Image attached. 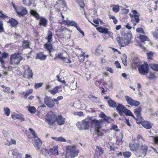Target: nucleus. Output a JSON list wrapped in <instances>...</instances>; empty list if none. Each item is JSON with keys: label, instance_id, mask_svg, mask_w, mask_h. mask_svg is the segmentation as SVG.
<instances>
[{"label": "nucleus", "instance_id": "obj_28", "mask_svg": "<svg viewBox=\"0 0 158 158\" xmlns=\"http://www.w3.org/2000/svg\"><path fill=\"white\" fill-rule=\"evenodd\" d=\"M47 20L44 18L41 17L39 22V24L40 26H43L45 27L47 25Z\"/></svg>", "mask_w": 158, "mask_h": 158}, {"label": "nucleus", "instance_id": "obj_64", "mask_svg": "<svg viewBox=\"0 0 158 158\" xmlns=\"http://www.w3.org/2000/svg\"><path fill=\"white\" fill-rule=\"evenodd\" d=\"M151 137H152L154 139V142L156 144L158 143V137H154L152 136Z\"/></svg>", "mask_w": 158, "mask_h": 158}, {"label": "nucleus", "instance_id": "obj_31", "mask_svg": "<svg viewBox=\"0 0 158 158\" xmlns=\"http://www.w3.org/2000/svg\"><path fill=\"white\" fill-rule=\"evenodd\" d=\"M97 29L100 33H106L107 31V29L105 27H100L97 28Z\"/></svg>", "mask_w": 158, "mask_h": 158}, {"label": "nucleus", "instance_id": "obj_61", "mask_svg": "<svg viewBox=\"0 0 158 158\" xmlns=\"http://www.w3.org/2000/svg\"><path fill=\"white\" fill-rule=\"evenodd\" d=\"M75 27L77 28V30L80 32V33L83 35V36H85L84 32L81 30L80 28L78 27L77 26V27Z\"/></svg>", "mask_w": 158, "mask_h": 158}, {"label": "nucleus", "instance_id": "obj_4", "mask_svg": "<svg viewBox=\"0 0 158 158\" xmlns=\"http://www.w3.org/2000/svg\"><path fill=\"white\" fill-rule=\"evenodd\" d=\"M135 65L138 67L139 73L142 75H146L148 73V65L147 63H144L143 64L139 65L138 63L136 62Z\"/></svg>", "mask_w": 158, "mask_h": 158}, {"label": "nucleus", "instance_id": "obj_51", "mask_svg": "<svg viewBox=\"0 0 158 158\" xmlns=\"http://www.w3.org/2000/svg\"><path fill=\"white\" fill-rule=\"evenodd\" d=\"M73 114L74 115H77L79 116H82L84 115L83 113L81 111L74 112H73Z\"/></svg>", "mask_w": 158, "mask_h": 158}, {"label": "nucleus", "instance_id": "obj_19", "mask_svg": "<svg viewBox=\"0 0 158 158\" xmlns=\"http://www.w3.org/2000/svg\"><path fill=\"white\" fill-rule=\"evenodd\" d=\"M148 148V147L146 145L142 144L140 146V149L143 153V156H145L146 155Z\"/></svg>", "mask_w": 158, "mask_h": 158}, {"label": "nucleus", "instance_id": "obj_45", "mask_svg": "<svg viewBox=\"0 0 158 158\" xmlns=\"http://www.w3.org/2000/svg\"><path fill=\"white\" fill-rule=\"evenodd\" d=\"M16 143V140L15 139H11L10 141L9 142L6 143L5 144L9 146L13 144H15Z\"/></svg>", "mask_w": 158, "mask_h": 158}, {"label": "nucleus", "instance_id": "obj_36", "mask_svg": "<svg viewBox=\"0 0 158 158\" xmlns=\"http://www.w3.org/2000/svg\"><path fill=\"white\" fill-rule=\"evenodd\" d=\"M58 87H55L54 88L52 89L49 90L48 91L50 92L53 95H55L58 92Z\"/></svg>", "mask_w": 158, "mask_h": 158}, {"label": "nucleus", "instance_id": "obj_39", "mask_svg": "<svg viewBox=\"0 0 158 158\" xmlns=\"http://www.w3.org/2000/svg\"><path fill=\"white\" fill-rule=\"evenodd\" d=\"M125 98L127 103L129 105H130L133 99L128 96H125Z\"/></svg>", "mask_w": 158, "mask_h": 158}, {"label": "nucleus", "instance_id": "obj_14", "mask_svg": "<svg viewBox=\"0 0 158 158\" xmlns=\"http://www.w3.org/2000/svg\"><path fill=\"white\" fill-rule=\"evenodd\" d=\"M56 120L59 125L61 126L64 124L65 118L63 117L61 115H59L56 117Z\"/></svg>", "mask_w": 158, "mask_h": 158}, {"label": "nucleus", "instance_id": "obj_56", "mask_svg": "<svg viewBox=\"0 0 158 158\" xmlns=\"http://www.w3.org/2000/svg\"><path fill=\"white\" fill-rule=\"evenodd\" d=\"M123 57H124L123 59L124 60V61L123 60H122L123 63V64H124V65L125 66H127V60H126V59H127V56L125 54H124V55H123Z\"/></svg>", "mask_w": 158, "mask_h": 158}, {"label": "nucleus", "instance_id": "obj_24", "mask_svg": "<svg viewBox=\"0 0 158 158\" xmlns=\"http://www.w3.org/2000/svg\"><path fill=\"white\" fill-rule=\"evenodd\" d=\"M99 116L104 119V120L109 123H110L112 121V119L110 117H108L103 113H102L99 114Z\"/></svg>", "mask_w": 158, "mask_h": 158}, {"label": "nucleus", "instance_id": "obj_7", "mask_svg": "<svg viewBox=\"0 0 158 158\" xmlns=\"http://www.w3.org/2000/svg\"><path fill=\"white\" fill-rule=\"evenodd\" d=\"M89 121L84 120L81 123H77V125L80 130H86L89 127Z\"/></svg>", "mask_w": 158, "mask_h": 158}, {"label": "nucleus", "instance_id": "obj_34", "mask_svg": "<svg viewBox=\"0 0 158 158\" xmlns=\"http://www.w3.org/2000/svg\"><path fill=\"white\" fill-rule=\"evenodd\" d=\"M139 38L141 41L143 42L148 40V38L146 35H140L139 36Z\"/></svg>", "mask_w": 158, "mask_h": 158}, {"label": "nucleus", "instance_id": "obj_20", "mask_svg": "<svg viewBox=\"0 0 158 158\" xmlns=\"http://www.w3.org/2000/svg\"><path fill=\"white\" fill-rule=\"evenodd\" d=\"M12 118L14 119H19L22 121H24L25 120L24 118L23 115L21 114H15L12 115Z\"/></svg>", "mask_w": 158, "mask_h": 158}, {"label": "nucleus", "instance_id": "obj_38", "mask_svg": "<svg viewBox=\"0 0 158 158\" xmlns=\"http://www.w3.org/2000/svg\"><path fill=\"white\" fill-rule=\"evenodd\" d=\"M150 67L154 70L158 71V64H150Z\"/></svg>", "mask_w": 158, "mask_h": 158}, {"label": "nucleus", "instance_id": "obj_17", "mask_svg": "<svg viewBox=\"0 0 158 158\" xmlns=\"http://www.w3.org/2000/svg\"><path fill=\"white\" fill-rule=\"evenodd\" d=\"M16 11L19 15L23 16L27 13V11L26 8L22 7L19 10H16Z\"/></svg>", "mask_w": 158, "mask_h": 158}, {"label": "nucleus", "instance_id": "obj_32", "mask_svg": "<svg viewBox=\"0 0 158 158\" xmlns=\"http://www.w3.org/2000/svg\"><path fill=\"white\" fill-rule=\"evenodd\" d=\"M29 42L28 40H23L22 48L23 49H25L29 48Z\"/></svg>", "mask_w": 158, "mask_h": 158}, {"label": "nucleus", "instance_id": "obj_57", "mask_svg": "<svg viewBox=\"0 0 158 158\" xmlns=\"http://www.w3.org/2000/svg\"><path fill=\"white\" fill-rule=\"evenodd\" d=\"M43 85V83L41 82L37 83H35L34 85L36 89L42 86Z\"/></svg>", "mask_w": 158, "mask_h": 158}, {"label": "nucleus", "instance_id": "obj_13", "mask_svg": "<svg viewBox=\"0 0 158 158\" xmlns=\"http://www.w3.org/2000/svg\"><path fill=\"white\" fill-rule=\"evenodd\" d=\"M116 40L118 42L119 45L121 47H124L125 46L128 44L127 42L124 40L123 38L119 37H117L116 38Z\"/></svg>", "mask_w": 158, "mask_h": 158}, {"label": "nucleus", "instance_id": "obj_37", "mask_svg": "<svg viewBox=\"0 0 158 158\" xmlns=\"http://www.w3.org/2000/svg\"><path fill=\"white\" fill-rule=\"evenodd\" d=\"M135 154L137 157H141L142 155H143V153L140 149L136 151L135 152Z\"/></svg>", "mask_w": 158, "mask_h": 158}, {"label": "nucleus", "instance_id": "obj_1", "mask_svg": "<svg viewBox=\"0 0 158 158\" xmlns=\"http://www.w3.org/2000/svg\"><path fill=\"white\" fill-rule=\"evenodd\" d=\"M66 156L68 158H73L78 156L79 150L75 145H69L66 147Z\"/></svg>", "mask_w": 158, "mask_h": 158}, {"label": "nucleus", "instance_id": "obj_16", "mask_svg": "<svg viewBox=\"0 0 158 158\" xmlns=\"http://www.w3.org/2000/svg\"><path fill=\"white\" fill-rule=\"evenodd\" d=\"M123 37L129 44L130 43V41L132 39V35L131 34L129 33H125Z\"/></svg>", "mask_w": 158, "mask_h": 158}, {"label": "nucleus", "instance_id": "obj_46", "mask_svg": "<svg viewBox=\"0 0 158 158\" xmlns=\"http://www.w3.org/2000/svg\"><path fill=\"white\" fill-rule=\"evenodd\" d=\"M124 156L126 158H129L131 155V152H125L123 153Z\"/></svg>", "mask_w": 158, "mask_h": 158}, {"label": "nucleus", "instance_id": "obj_49", "mask_svg": "<svg viewBox=\"0 0 158 158\" xmlns=\"http://www.w3.org/2000/svg\"><path fill=\"white\" fill-rule=\"evenodd\" d=\"M62 61L66 63L70 64L71 63V61L69 58L67 57H64V59H63Z\"/></svg>", "mask_w": 158, "mask_h": 158}, {"label": "nucleus", "instance_id": "obj_27", "mask_svg": "<svg viewBox=\"0 0 158 158\" xmlns=\"http://www.w3.org/2000/svg\"><path fill=\"white\" fill-rule=\"evenodd\" d=\"M51 138L52 139L58 142H65L66 141V140L62 136L59 137H52Z\"/></svg>", "mask_w": 158, "mask_h": 158}, {"label": "nucleus", "instance_id": "obj_44", "mask_svg": "<svg viewBox=\"0 0 158 158\" xmlns=\"http://www.w3.org/2000/svg\"><path fill=\"white\" fill-rule=\"evenodd\" d=\"M32 0H23V3L26 5L30 6L32 3Z\"/></svg>", "mask_w": 158, "mask_h": 158}, {"label": "nucleus", "instance_id": "obj_55", "mask_svg": "<svg viewBox=\"0 0 158 158\" xmlns=\"http://www.w3.org/2000/svg\"><path fill=\"white\" fill-rule=\"evenodd\" d=\"M136 31L137 32L143 34H145L144 32L143 29L141 28H137L136 29Z\"/></svg>", "mask_w": 158, "mask_h": 158}, {"label": "nucleus", "instance_id": "obj_40", "mask_svg": "<svg viewBox=\"0 0 158 158\" xmlns=\"http://www.w3.org/2000/svg\"><path fill=\"white\" fill-rule=\"evenodd\" d=\"M28 110L29 112L32 114H34L36 112V109L34 106H29Z\"/></svg>", "mask_w": 158, "mask_h": 158}, {"label": "nucleus", "instance_id": "obj_15", "mask_svg": "<svg viewBox=\"0 0 158 158\" xmlns=\"http://www.w3.org/2000/svg\"><path fill=\"white\" fill-rule=\"evenodd\" d=\"M129 14L132 18L131 20L132 23L133 24L134 26L136 25L137 23H138L139 21V15H134L131 16V13H130Z\"/></svg>", "mask_w": 158, "mask_h": 158}, {"label": "nucleus", "instance_id": "obj_59", "mask_svg": "<svg viewBox=\"0 0 158 158\" xmlns=\"http://www.w3.org/2000/svg\"><path fill=\"white\" fill-rule=\"evenodd\" d=\"M115 64L116 67L117 68H121L120 64L118 61H116L115 62Z\"/></svg>", "mask_w": 158, "mask_h": 158}, {"label": "nucleus", "instance_id": "obj_42", "mask_svg": "<svg viewBox=\"0 0 158 158\" xmlns=\"http://www.w3.org/2000/svg\"><path fill=\"white\" fill-rule=\"evenodd\" d=\"M140 103L139 101L133 100L130 105L131 106H139L140 105Z\"/></svg>", "mask_w": 158, "mask_h": 158}, {"label": "nucleus", "instance_id": "obj_9", "mask_svg": "<svg viewBox=\"0 0 158 158\" xmlns=\"http://www.w3.org/2000/svg\"><path fill=\"white\" fill-rule=\"evenodd\" d=\"M24 69L25 70L24 77L27 78L32 77L33 74L32 70L30 69L29 66L27 65H25L24 66Z\"/></svg>", "mask_w": 158, "mask_h": 158}, {"label": "nucleus", "instance_id": "obj_48", "mask_svg": "<svg viewBox=\"0 0 158 158\" xmlns=\"http://www.w3.org/2000/svg\"><path fill=\"white\" fill-rule=\"evenodd\" d=\"M113 10L115 12H118L119 10V6L118 5H114L112 8Z\"/></svg>", "mask_w": 158, "mask_h": 158}, {"label": "nucleus", "instance_id": "obj_21", "mask_svg": "<svg viewBox=\"0 0 158 158\" xmlns=\"http://www.w3.org/2000/svg\"><path fill=\"white\" fill-rule=\"evenodd\" d=\"M103 153V150L101 147L97 146L95 150V154L97 156L102 155Z\"/></svg>", "mask_w": 158, "mask_h": 158}, {"label": "nucleus", "instance_id": "obj_47", "mask_svg": "<svg viewBox=\"0 0 158 158\" xmlns=\"http://www.w3.org/2000/svg\"><path fill=\"white\" fill-rule=\"evenodd\" d=\"M4 110L6 115L8 116L10 114V109L8 107H5L4 109Z\"/></svg>", "mask_w": 158, "mask_h": 158}, {"label": "nucleus", "instance_id": "obj_54", "mask_svg": "<svg viewBox=\"0 0 158 158\" xmlns=\"http://www.w3.org/2000/svg\"><path fill=\"white\" fill-rule=\"evenodd\" d=\"M4 31V28L3 27V24L2 21L0 20V33Z\"/></svg>", "mask_w": 158, "mask_h": 158}, {"label": "nucleus", "instance_id": "obj_11", "mask_svg": "<svg viewBox=\"0 0 158 158\" xmlns=\"http://www.w3.org/2000/svg\"><path fill=\"white\" fill-rule=\"evenodd\" d=\"M8 56L9 54L5 52L2 53L0 56V62L2 67L3 68H5V60L8 57Z\"/></svg>", "mask_w": 158, "mask_h": 158}, {"label": "nucleus", "instance_id": "obj_29", "mask_svg": "<svg viewBox=\"0 0 158 158\" xmlns=\"http://www.w3.org/2000/svg\"><path fill=\"white\" fill-rule=\"evenodd\" d=\"M46 56L44 55L42 53L40 52L37 54L36 58L39 59L40 60H44L46 59Z\"/></svg>", "mask_w": 158, "mask_h": 158}, {"label": "nucleus", "instance_id": "obj_53", "mask_svg": "<svg viewBox=\"0 0 158 158\" xmlns=\"http://www.w3.org/2000/svg\"><path fill=\"white\" fill-rule=\"evenodd\" d=\"M33 92V90L32 89H29L28 91L26 92L25 94L24 95V97L25 98H26L28 95L32 93Z\"/></svg>", "mask_w": 158, "mask_h": 158}, {"label": "nucleus", "instance_id": "obj_3", "mask_svg": "<svg viewBox=\"0 0 158 158\" xmlns=\"http://www.w3.org/2000/svg\"><path fill=\"white\" fill-rule=\"evenodd\" d=\"M102 120H96L94 119L91 122V123L93 126H94L96 129L95 130V133L98 135H101V133L98 129L102 127Z\"/></svg>", "mask_w": 158, "mask_h": 158}, {"label": "nucleus", "instance_id": "obj_35", "mask_svg": "<svg viewBox=\"0 0 158 158\" xmlns=\"http://www.w3.org/2000/svg\"><path fill=\"white\" fill-rule=\"evenodd\" d=\"M9 22L10 23L11 26L14 27L18 24V22L15 20L11 19H10Z\"/></svg>", "mask_w": 158, "mask_h": 158}, {"label": "nucleus", "instance_id": "obj_33", "mask_svg": "<svg viewBox=\"0 0 158 158\" xmlns=\"http://www.w3.org/2000/svg\"><path fill=\"white\" fill-rule=\"evenodd\" d=\"M30 13L31 14L35 17L37 19H39L40 18L39 15L35 10H31L30 11Z\"/></svg>", "mask_w": 158, "mask_h": 158}, {"label": "nucleus", "instance_id": "obj_10", "mask_svg": "<svg viewBox=\"0 0 158 158\" xmlns=\"http://www.w3.org/2000/svg\"><path fill=\"white\" fill-rule=\"evenodd\" d=\"M142 111V108L139 106L138 108L134 110V112L136 116V118L135 119L139 121V123H141L143 120L142 117L141 116V113Z\"/></svg>", "mask_w": 158, "mask_h": 158}, {"label": "nucleus", "instance_id": "obj_22", "mask_svg": "<svg viewBox=\"0 0 158 158\" xmlns=\"http://www.w3.org/2000/svg\"><path fill=\"white\" fill-rule=\"evenodd\" d=\"M48 153L50 154L57 155L58 154L57 147H55L51 148L48 151Z\"/></svg>", "mask_w": 158, "mask_h": 158}, {"label": "nucleus", "instance_id": "obj_62", "mask_svg": "<svg viewBox=\"0 0 158 158\" xmlns=\"http://www.w3.org/2000/svg\"><path fill=\"white\" fill-rule=\"evenodd\" d=\"M153 56V54L151 52H149V53H147V56L148 57V59H152V57Z\"/></svg>", "mask_w": 158, "mask_h": 158}, {"label": "nucleus", "instance_id": "obj_30", "mask_svg": "<svg viewBox=\"0 0 158 158\" xmlns=\"http://www.w3.org/2000/svg\"><path fill=\"white\" fill-rule=\"evenodd\" d=\"M107 102L109 106L111 107H116L117 106L116 103L110 98H109V100H107Z\"/></svg>", "mask_w": 158, "mask_h": 158}, {"label": "nucleus", "instance_id": "obj_25", "mask_svg": "<svg viewBox=\"0 0 158 158\" xmlns=\"http://www.w3.org/2000/svg\"><path fill=\"white\" fill-rule=\"evenodd\" d=\"M139 145V144L138 143H131L129 144V147L131 150L134 151L136 150L137 149Z\"/></svg>", "mask_w": 158, "mask_h": 158}, {"label": "nucleus", "instance_id": "obj_8", "mask_svg": "<svg viewBox=\"0 0 158 158\" xmlns=\"http://www.w3.org/2000/svg\"><path fill=\"white\" fill-rule=\"evenodd\" d=\"M54 98H51L46 96L44 98V103L49 107L52 108L55 105V103Z\"/></svg>", "mask_w": 158, "mask_h": 158}, {"label": "nucleus", "instance_id": "obj_5", "mask_svg": "<svg viewBox=\"0 0 158 158\" xmlns=\"http://www.w3.org/2000/svg\"><path fill=\"white\" fill-rule=\"evenodd\" d=\"M56 115L52 111L48 112L46 114L45 119L50 125H53L56 120Z\"/></svg>", "mask_w": 158, "mask_h": 158}, {"label": "nucleus", "instance_id": "obj_63", "mask_svg": "<svg viewBox=\"0 0 158 158\" xmlns=\"http://www.w3.org/2000/svg\"><path fill=\"white\" fill-rule=\"evenodd\" d=\"M10 89L9 87H7L6 89L3 90V91L4 92L10 93Z\"/></svg>", "mask_w": 158, "mask_h": 158}, {"label": "nucleus", "instance_id": "obj_12", "mask_svg": "<svg viewBox=\"0 0 158 158\" xmlns=\"http://www.w3.org/2000/svg\"><path fill=\"white\" fill-rule=\"evenodd\" d=\"M32 143L35 147H37L38 149L40 150L42 142L39 138L38 137L34 138L32 140Z\"/></svg>", "mask_w": 158, "mask_h": 158}, {"label": "nucleus", "instance_id": "obj_41", "mask_svg": "<svg viewBox=\"0 0 158 158\" xmlns=\"http://www.w3.org/2000/svg\"><path fill=\"white\" fill-rule=\"evenodd\" d=\"M11 151L12 152V154L14 156V158H22V155L19 154H18L17 153H14L13 150H11Z\"/></svg>", "mask_w": 158, "mask_h": 158}, {"label": "nucleus", "instance_id": "obj_60", "mask_svg": "<svg viewBox=\"0 0 158 158\" xmlns=\"http://www.w3.org/2000/svg\"><path fill=\"white\" fill-rule=\"evenodd\" d=\"M63 99V97L62 96H58L57 98L55 99L54 98V100L55 102H58V101L59 100H62Z\"/></svg>", "mask_w": 158, "mask_h": 158}, {"label": "nucleus", "instance_id": "obj_50", "mask_svg": "<svg viewBox=\"0 0 158 158\" xmlns=\"http://www.w3.org/2000/svg\"><path fill=\"white\" fill-rule=\"evenodd\" d=\"M76 1L78 3L81 7L82 8L84 7V4L83 0H76Z\"/></svg>", "mask_w": 158, "mask_h": 158}, {"label": "nucleus", "instance_id": "obj_2", "mask_svg": "<svg viewBox=\"0 0 158 158\" xmlns=\"http://www.w3.org/2000/svg\"><path fill=\"white\" fill-rule=\"evenodd\" d=\"M116 107V109L118 112V113L121 115L122 113L123 112L127 115L130 116L132 117L134 119L135 117L131 112L129 110L127 109L126 108L120 104H118Z\"/></svg>", "mask_w": 158, "mask_h": 158}, {"label": "nucleus", "instance_id": "obj_26", "mask_svg": "<svg viewBox=\"0 0 158 158\" xmlns=\"http://www.w3.org/2000/svg\"><path fill=\"white\" fill-rule=\"evenodd\" d=\"M63 22H66V24L70 26H73L74 27H77V23L73 21H70L69 20H64Z\"/></svg>", "mask_w": 158, "mask_h": 158}, {"label": "nucleus", "instance_id": "obj_23", "mask_svg": "<svg viewBox=\"0 0 158 158\" xmlns=\"http://www.w3.org/2000/svg\"><path fill=\"white\" fill-rule=\"evenodd\" d=\"M44 46L46 48L50 54V55L52 57L53 56L51 54V50L52 49V45L50 43V42H47V43L44 44Z\"/></svg>", "mask_w": 158, "mask_h": 158}, {"label": "nucleus", "instance_id": "obj_18", "mask_svg": "<svg viewBox=\"0 0 158 158\" xmlns=\"http://www.w3.org/2000/svg\"><path fill=\"white\" fill-rule=\"evenodd\" d=\"M142 125L143 127L147 129H151L153 125L152 123L148 121H144L142 123Z\"/></svg>", "mask_w": 158, "mask_h": 158}, {"label": "nucleus", "instance_id": "obj_58", "mask_svg": "<svg viewBox=\"0 0 158 158\" xmlns=\"http://www.w3.org/2000/svg\"><path fill=\"white\" fill-rule=\"evenodd\" d=\"M153 36L156 39H158V29L156 31L153 33Z\"/></svg>", "mask_w": 158, "mask_h": 158}, {"label": "nucleus", "instance_id": "obj_52", "mask_svg": "<svg viewBox=\"0 0 158 158\" xmlns=\"http://www.w3.org/2000/svg\"><path fill=\"white\" fill-rule=\"evenodd\" d=\"M29 130L30 131L31 134L33 135L34 138L38 137L35 131L33 130L31 128H29Z\"/></svg>", "mask_w": 158, "mask_h": 158}, {"label": "nucleus", "instance_id": "obj_43", "mask_svg": "<svg viewBox=\"0 0 158 158\" xmlns=\"http://www.w3.org/2000/svg\"><path fill=\"white\" fill-rule=\"evenodd\" d=\"M48 36L47 37V40H48V42H50L52 40V34L51 32L50 31H49L48 33Z\"/></svg>", "mask_w": 158, "mask_h": 158}, {"label": "nucleus", "instance_id": "obj_6", "mask_svg": "<svg viewBox=\"0 0 158 158\" xmlns=\"http://www.w3.org/2000/svg\"><path fill=\"white\" fill-rule=\"evenodd\" d=\"M22 57L18 54H14L10 57V62L11 64L13 65L18 64L22 60Z\"/></svg>", "mask_w": 158, "mask_h": 158}]
</instances>
